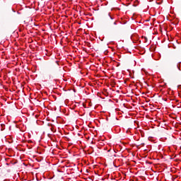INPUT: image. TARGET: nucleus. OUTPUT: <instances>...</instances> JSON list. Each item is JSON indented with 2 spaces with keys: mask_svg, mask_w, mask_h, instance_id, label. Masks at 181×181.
<instances>
[{
  "mask_svg": "<svg viewBox=\"0 0 181 181\" xmlns=\"http://www.w3.org/2000/svg\"><path fill=\"white\" fill-rule=\"evenodd\" d=\"M175 70H176V71H180V68H179V65H177L175 66Z\"/></svg>",
  "mask_w": 181,
  "mask_h": 181,
  "instance_id": "f03ea898",
  "label": "nucleus"
},
{
  "mask_svg": "<svg viewBox=\"0 0 181 181\" xmlns=\"http://www.w3.org/2000/svg\"><path fill=\"white\" fill-rule=\"evenodd\" d=\"M144 40H145V42H148V37H144Z\"/></svg>",
  "mask_w": 181,
  "mask_h": 181,
  "instance_id": "7ed1b4c3",
  "label": "nucleus"
},
{
  "mask_svg": "<svg viewBox=\"0 0 181 181\" xmlns=\"http://www.w3.org/2000/svg\"><path fill=\"white\" fill-rule=\"evenodd\" d=\"M177 63H180V61H177Z\"/></svg>",
  "mask_w": 181,
  "mask_h": 181,
  "instance_id": "39448f33",
  "label": "nucleus"
},
{
  "mask_svg": "<svg viewBox=\"0 0 181 181\" xmlns=\"http://www.w3.org/2000/svg\"><path fill=\"white\" fill-rule=\"evenodd\" d=\"M106 18L107 19V21H112V17H111L110 14H107L106 16Z\"/></svg>",
  "mask_w": 181,
  "mask_h": 181,
  "instance_id": "f257e3e1",
  "label": "nucleus"
},
{
  "mask_svg": "<svg viewBox=\"0 0 181 181\" xmlns=\"http://www.w3.org/2000/svg\"><path fill=\"white\" fill-rule=\"evenodd\" d=\"M113 23H114L115 25H117V23H116L115 21H114Z\"/></svg>",
  "mask_w": 181,
  "mask_h": 181,
  "instance_id": "20e7f679",
  "label": "nucleus"
}]
</instances>
